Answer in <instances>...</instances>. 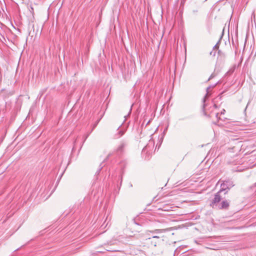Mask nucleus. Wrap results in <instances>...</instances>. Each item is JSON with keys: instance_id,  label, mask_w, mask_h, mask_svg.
Instances as JSON below:
<instances>
[{"instance_id": "4", "label": "nucleus", "mask_w": 256, "mask_h": 256, "mask_svg": "<svg viewBox=\"0 0 256 256\" xmlns=\"http://www.w3.org/2000/svg\"><path fill=\"white\" fill-rule=\"evenodd\" d=\"M222 192L219 190L217 192L214 196V198L211 201L210 204V206H212L213 208H217V207L218 206V204H220V202L222 200V198L220 196V194Z\"/></svg>"}, {"instance_id": "6", "label": "nucleus", "mask_w": 256, "mask_h": 256, "mask_svg": "<svg viewBox=\"0 0 256 256\" xmlns=\"http://www.w3.org/2000/svg\"><path fill=\"white\" fill-rule=\"evenodd\" d=\"M226 59V54L220 50H218V57L216 64H224Z\"/></svg>"}, {"instance_id": "16", "label": "nucleus", "mask_w": 256, "mask_h": 256, "mask_svg": "<svg viewBox=\"0 0 256 256\" xmlns=\"http://www.w3.org/2000/svg\"><path fill=\"white\" fill-rule=\"evenodd\" d=\"M112 154H110L108 156V158L110 157V156H111Z\"/></svg>"}, {"instance_id": "7", "label": "nucleus", "mask_w": 256, "mask_h": 256, "mask_svg": "<svg viewBox=\"0 0 256 256\" xmlns=\"http://www.w3.org/2000/svg\"><path fill=\"white\" fill-rule=\"evenodd\" d=\"M230 202L228 200H222L220 204H218L216 209L228 210L230 206Z\"/></svg>"}, {"instance_id": "14", "label": "nucleus", "mask_w": 256, "mask_h": 256, "mask_svg": "<svg viewBox=\"0 0 256 256\" xmlns=\"http://www.w3.org/2000/svg\"><path fill=\"white\" fill-rule=\"evenodd\" d=\"M89 136V134H86V136H85V138H84V142L86 140V139L88 138V136Z\"/></svg>"}, {"instance_id": "11", "label": "nucleus", "mask_w": 256, "mask_h": 256, "mask_svg": "<svg viewBox=\"0 0 256 256\" xmlns=\"http://www.w3.org/2000/svg\"><path fill=\"white\" fill-rule=\"evenodd\" d=\"M219 48V44H218V42L214 47H213V49L214 50V49H216V48Z\"/></svg>"}, {"instance_id": "3", "label": "nucleus", "mask_w": 256, "mask_h": 256, "mask_svg": "<svg viewBox=\"0 0 256 256\" xmlns=\"http://www.w3.org/2000/svg\"><path fill=\"white\" fill-rule=\"evenodd\" d=\"M234 186L233 182L230 180H228L222 181L220 184V190L221 192L225 191L224 194L228 192V190Z\"/></svg>"}, {"instance_id": "5", "label": "nucleus", "mask_w": 256, "mask_h": 256, "mask_svg": "<svg viewBox=\"0 0 256 256\" xmlns=\"http://www.w3.org/2000/svg\"><path fill=\"white\" fill-rule=\"evenodd\" d=\"M126 142L122 140L120 142L116 149L115 150L114 152L118 156H121L124 153V148L126 146Z\"/></svg>"}, {"instance_id": "1", "label": "nucleus", "mask_w": 256, "mask_h": 256, "mask_svg": "<svg viewBox=\"0 0 256 256\" xmlns=\"http://www.w3.org/2000/svg\"><path fill=\"white\" fill-rule=\"evenodd\" d=\"M218 107L215 104H206V102H204L202 106V112L204 114L210 118H214L216 120L220 119L218 117L219 112L216 111Z\"/></svg>"}, {"instance_id": "10", "label": "nucleus", "mask_w": 256, "mask_h": 256, "mask_svg": "<svg viewBox=\"0 0 256 256\" xmlns=\"http://www.w3.org/2000/svg\"><path fill=\"white\" fill-rule=\"evenodd\" d=\"M216 76V74L214 72H213L210 76L208 80H210Z\"/></svg>"}, {"instance_id": "8", "label": "nucleus", "mask_w": 256, "mask_h": 256, "mask_svg": "<svg viewBox=\"0 0 256 256\" xmlns=\"http://www.w3.org/2000/svg\"><path fill=\"white\" fill-rule=\"evenodd\" d=\"M124 134V131H122L121 130H119L118 132V136L116 135L115 138H120V136H122Z\"/></svg>"}, {"instance_id": "15", "label": "nucleus", "mask_w": 256, "mask_h": 256, "mask_svg": "<svg viewBox=\"0 0 256 256\" xmlns=\"http://www.w3.org/2000/svg\"><path fill=\"white\" fill-rule=\"evenodd\" d=\"M96 124H97V123L94 124V126H93L92 128V131L96 127Z\"/></svg>"}, {"instance_id": "9", "label": "nucleus", "mask_w": 256, "mask_h": 256, "mask_svg": "<svg viewBox=\"0 0 256 256\" xmlns=\"http://www.w3.org/2000/svg\"><path fill=\"white\" fill-rule=\"evenodd\" d=\"M211 88V86H208V88H207V89H206V92H207V94H206V96H204V98H203V102H206V97L207 96L208 92H209V90H210Z\"/></svg>"}, {"instance_id": "13", "label": "nucleus", "mask_w": 256, "mask_h": 256, "mask_svg": "<svg viewBox=\"0 0 256 256\" xmlns=\"http://www.w3.org/2000/svg\"><path fill=\"white\" fill-rule=\"evenodd\" d=\"M225 112H226L225 110H224V109H223V110L221 111V112H220V114H224Z\"/></svg>"}, {"instance_id": "12", "label": "nucleus", "mask_w": 256, "mask_h": 256, "mask_svg": "<svg viewBox=\"0 0 256 256\" xmlns=\"http://www.w3.org/2000/svg\"><path fill=\"white\" fill-rule=\"evenodd\" d=\"M216 51H212L210 52V55H212L213 56H216Z\"/></svg>"}, {"instance_id": "2", "label": "nucleus", "mask_w": 256, "mask_h": 256, "mask_svg": "<svg viewBox=\"0 0 256 256\" xmlns=\"http://www.w3.org/2000/svg\"><path fill=\"white\" fill-rule=\"evenodd\" d=\"M163 231V230L156 229L154 230L150 231L149 232L152 233V234L155 233H158ZM146 240H148L150 242V243L151 246H154V247L156 246L158 244H160V238L159 236H154L152 234L151 237H149L148 238H146Z\"/></svg>"}]
</instances>
